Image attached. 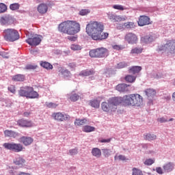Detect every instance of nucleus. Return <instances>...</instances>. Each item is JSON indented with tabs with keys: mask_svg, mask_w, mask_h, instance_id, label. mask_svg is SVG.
<instances>
[{
	"mask_svg": "<svg viewBox=\"0 0 175 175\" xmlns=\"http://www.w3.org/2000/svg\"><path fill=\"white\" fill-rule=\"evenodd\" d=\"M150 36H146L144 37H142L141 38V41L143 42V43H150Z\"/></svg>",
	"mask_w": 175,
	"mask_h": 175,
	"instance_id": "43",
	"label": "nucleus"
},
{
	"mask_svg": "<svg viewBox=\"0 0 175 175\" xmlns=\"http://www.w3.org/2000/svg\"><path fill=\"white\" fill-rule=\"evenodd\" d=\"M118 159H120V161H125V159H126V158L125 157V156L120 154L118 157Z\"/></svg>",
	"mask_w": 175,
	"mask_h": 175,
	"instance_id": "58",
	"label": "nucleus"
},
{
	"mask_svg": "<svg viewBox=\"0 0 175 175\" xmlns=\"http://www.w3.org/2000/svg\"><path fill=\"white\" fill-rule=\"evenodd\" d=\"M113 9H116V10H124V8L121 5H114L113 6Z\"/></svg>",
	"mask_w": 175,
	"mask_h": 175,
	"instance_id": "51",
	"label": "nucleus"
},
{
	"mask_svg": "<svg viewBox=\"0 0 175 175\" xmlns=\"http://www.w3.org/2000/svg\"><path fill=\"white\" fill-rule=\"evenodd\" d=\"M10 9L11 10H18V9H20V4H18V3H17L11 4V5H10Z\"/></svg>",
	"mask_w": 175,
	"mask_h": 175,
	"instance_id": "40",
	"label": "nucleus"
},
{
	"mask_svg": "<svg viewBox=\"0 0 175 175\" xmlns=\"http://www.w3.org/2000/svg\"><path fill=\"white\" fill-rule=\"evenodd\" d=\"M25 77L23 75H17L12 77L14 81H24Z\"/></svg>",
	"mask_w": 175,
	"mask_h": 175,
	"instance_id": "33",
	"label": "nucleus"
},
{
	"mask_svg": "<svg viewBox=\"0 0 175 175\" xmlns=\"http://www.w3.org/2000/svg\"><path fill=\"white\" fill-rule=\"evenodd\" d=\"M8 7L4 3H0V13H4L6 12Z\"/></svg>",
	"mask_w": 175,
	"mask_h": 175,
	"instance_id": "46",
	"label": "nucleus"
},
{
	"mask_svg": "<svg viewBox=\"0 0 175 175\" xmlns=\"http://www.w3.org/2000/svg\"><path fill=\"white\" fill-rule=\"evenodd\" d=\"M124 47L121 45H113V50H118V51H120V50H123Z\"/></svg>",
	"mask_w": 175,
	"mask_h": 175,
	"instance_id": "52",
	"label": "nucleus"
},
{
	"mask_svg": "<svg viewBox=\"0 0 175 175\" xmlns=\"http://www.w3.org/2000/svg\"><path fill=\"white\" fill-rule=\"evenodd\" d=\"M158 121L161 123L167 122V120L165 118H160L158 119Z\"/></svg>",
	"mask_w": 175,
	"mask_h": 175,
	"instance_id": "57",
	"label": "nucleus"
},
{
	"mask_svg": "<svg viewBox=\"0 0 175 175\" xmlns=\"http://www.w3.org/2000/svg\"><path fill=\"white\" fill-rule=\"evenodd\" d=\"M157 173L159 174H163V171L162 170V168L161 167L156 168Z\"/></svg>",
	"mask_w": 175,
	"mask_h": 175,
	"instance_id": "55",
	"label": "nucleus"
},
{
	"mask_svg": "<svg viewBox=\"0 0 175 175\" xmlns=\"http://www.w3.org/2000/svg\"><path fill=\"white\" fill-rule=\"evenodd\" d=\"M154 162H155V161L153 160L152 159H147L144 161V165H147V166H150V165H152V163H154Z\"/></svg>",
	"mask_w": 175,
	"mask_h": 175,
	"instance_id": "45",
	"label": "nucleus"
},
{
	"mask_svg": "<svg viewBox=\"0 0 175 175\" xmlns=\"http://www.w3.org/2000/svg\"><path fill=\"white\" fill-rule=\"evenodd\" d=\"M3 36L7 42H16L20 39L18 31L14 29H7L3 31Z\"/></svg>",
	"mask_w": 175,
	"mask_h": 175,
	"instance_id": "5",
	"label": "nucleus"
},
{
	"mask_svg": "<svg viewBox=\"0 0 175 175\" xmlns=\"http://www.w3.org/2000/svg\"><path fill=\"white\" fill-rule=\"evenodd\" d=\"M51 117L55 120V121H58V122H62L64 121L70 120V116L69 115L64 114L61 112H54L52 113Z\"/></svg>",
	"mask_w": 175,
	"mask_h": 175,
	"instance_id": "9",
	"label": "nucleus"
},
{
	"mask_svg": "<svg viewBox=\"0 0 175 175\" xmlns=\"http://www.w3.org/2000/svg\"><path fill=\"white\" fill-rule=\"evenodd\" d=\"M105 26L102 23L90 22L86 26V32L93 40H103L109 38V33L103 32Z\"/></svg>",
	"mask_w": 175,
	"mask_h": 175,
	"instance_id": "1",
	"label": "nucleus"
},
{
	"mask_svg": "<svg viewBox=\"0 0 175 175\" xmlns=\"http://www.w3.org/2000/svg\"><path fill=\"white\" fill-rule=\"evenodd\" d=\"M95 131V127L86 125L83 128V131L86 133H89L90 132H94Z\"/></svg>",
	"mask_w": 175,
	"mask_h": 175,
	"instance_id": "34",
	"label": "nucleus"
},
{
	"mask_svg": "<svg viewBox=\"0 0 175 175\" xmlns=\"http://www.w3.org/2000/svg\"><path fill=\"white\" fill-rule=\"evenodd\" d=\"M124 79L126 81H127V83H134V81L136 80V77L132 75H126Z\"/></svg>",
	"mask_w": 175,
	"mask_h": 175,
	"instance_id": "36",
	"label": "nucleus"
},
{
	"mask_svg": "<svg viewBox=\"0 0 175 175\" xmlns=\"http://www.w3.org/2000/svg\"><path fill=\"white\" fill-rule=\"evenodd\" d=\"M39 98V93L33 90L32 87L29 89V94L27 96V99H38Z\"/></svg>",
	"mask_w": 175,
	"mask_h": 175,
	"instance_id": "20",
	"label": "nucleus"
},
{
	"mask_svg": "<svg viewBox=\"0 0 175 175\" xmlns=\"http://www.w3.org/2000/svg\"><path fill=\"white\" fill-rule=\"evenodd\" d=\"M79 152L77 148L70 149L69 150L70 155H76Z\"/></svg>",
	"mask_w": 175,
	"mask_h": 175,
	"instance_id": "49",
	"label": "nucleus"
},
{
	"mask_svg": "<svg viewBox=\"0 0 175 175\" xmlns=\"http://www.w3.org/2000/svg\"><path fill=\"white\" fill-rule=\"evenodd\" d=\"M37 10L40 14H46L49 10V5L46 3H41L38 6Z\"/></svg>",
	"mask_w": 175,
	"mask_h": 175,
	"instance_id": "19",
	"label": "nucleus"
},
{
	"mask_svg": "<svg viewBox=\"0 0 175 175\" xmlns=\"http://www.w3.org/2000/svg\"><path fill=\"white\" fill-rule=\"evenodd\" d=\"M103 154L105 158H109L111 155V150L110 149L104 148L102 149Z\"/></svg>",
	"mask_w": 175,
	"mask_h": 175,
	"instance_id": "35",
	"label": "nucleus"
},
{
	"mask_svg": "<svg viewBox=\"0 0 175 175\" xmlns=\"http://www.w3.org/2000/svg\"><path fill=\"white\" fill-rule=\"evenodd\" d=\"M100 143H110L111 142V139H100Z\"/></svg>",
	"mask_w": 175,
	"mask_h": 175,
	"instance_id": "56",
	"label": "nucleus"
},
{
	"mask_svg": "<svg viewBox=\"0 0 175 175\" xmlns=\"http://www.w3.org/2000/svg\"><path fill=\"white\" fill-rule=\"evenodd\" d=\"M20 142L25 146H31L33 143V138L32 137L22 136L20 137Z\"/></svg>",
	"mask_w": 175,
	"mask_h": 175,
	"instance_id": "12",
	"label": "nucleus"
},
{
	"mask_svg": "<svg viewBox=\"0 0 175 175\" xmlns=\"http://www.w3.org/2000/svg\"><path fill=\"white\" fill-rule=\"evenodd\" d=\"M126 16H121L120 15H116L115 23H120L121 21H126Z\"/></svg>",
	"mask_w": 175,
	"mask_h": 175,
	"instance_id": "38",
	"label": "nucleus"
},
{
	"mask_svg": "<svg viewBox=\"0 0 175 175\" xmlns=\"http://www.w3.org/2000/svg\"><path fill=\"white\" fill-rule=\"evenodd\" d=\"M92 75H95V71L94 70H82L79 73V76L87 77V76H92Z\"/></svg>",
	"mask_w": 175,
	"mask_h": 175,
	"instance_id": "22",
	"label": "nucleus"
},
{
	"mask_svg": "<svg viewBox=\"0 0 175 175\" xmlns=\"http://www.w3.org/2000/svg\"><path fill=\"white\" fill-rule=\"evenodd\" d=\"M78 99H80V96H79V94L76 93L71 94V96H70V100L72 102H77Z\"/></svg>",
	"mask_w": 175,
	"mask_h": 175,
	"instance_id": "37",
	"label": "nucleus"
},
{
	"mask_svg": "<svg viewBox=\"0 0 175 175\" xmlns=\"http://www.w3.org/2000/svg\"><path fill=\"white\" fill-rule=\"evenodd\" d=\"M124 25H125V23H123V24L119 23V24H118L117 29H125Z\"/></svg>",
	"mask_w": 175,
	"mask_h": 175,
	"instance_id": "53",
	"label": "nucleus"
},
{
	"mask_svg": "<svg viewBox=\"0 0 175 175\" xmlns=\"http://www.w3.org/2000/svg\"><path fill=\"white\" fill-rule=\"evenodd\" d=\"M163 168L165 172H172V170H173L174 169L173 163H167L163 166Z\"/></svg>",
	"mask_w": 175,
	"mask_h": 175,
	"instance_id": "30",
	"label": "nucleus"
},
{
	"mask_svg": "<svg viewBox=\"0 0 175 175\" xmlns=\"http://www.w3.org/2000/svg\"><path fill=\"white\" fill-rule=\"evenodd\" d=\"M40 65L42 68L46 69L47 70H51V69H53V65H51V64L47 62H41Z\"/></svg>",
	"mask_w": 175,
	"mask_h": 175,
	"instance_id": "26",
	"label": "nucleus"
},
{
	"mask_svg": "<svg viewBox=\"0 0 175 175\" xmlns=\"http://www.w3.org/2000/svg\"><path fill=\"white\" fill-rule=\"evenodd\" d=\"M8 90L10 92H12V94H14L16 92V87H14L13 85H11L8 87Z\"/></svg>",
	"mask_w": 175,
	"mask_h": 175,
	"instance_id": "50",
	"label": "nucleus"
},
{
	"mask_svg": "<svg viewBox=\"0 0 175 175\" xmlns=\"http://www.w3.org/2000/svg\"><path fill=\"white\" fill-rule=\"evenodd\" d=\"M69 68H71L72 69L76 68V64L75 63H70L68 64Z\"/></svg>",
	"mask_w": 175,
	"mask_h": 175,
	"instance_id": "59",
	"label": "nucleus"
},
{
	"mask_svg": "<svg viewBox=\"0 0 175 175\" xmlns=\"http://www.w3.org/2000/svg\"><path fill=\"white\" fill-rule=\"evenodd\" d=\"M125 29H135L136 28V25L133 22H126L124 23Z\"/></svg>",
	"mask_w": 175,
	"mask_h": 175,
	"instance_id": "31",
	"label": "nucleus"
},
{
	"mask_svg": "<svg viewBox=\"0 0 175 175\" xmlns=\"http://www.w3.org/2000/svg\"><path fill=\"white\" fill-rule=\"evenodd\" d=\"M116 17H117V15L114 14H108V18L111 20V21H113V23H116Z\"/></svg>",
	"mask_w": 175,
	"mask_h": 175,
	"instance_id": "47",
	"label": "nucleus"
},
{
	"mask_svg": "<svg viewBox=\"0 0 175 175\" xmlns=\"http://www.w3.org/2000/svg\"><path fill=\"white\" fill-rule=\"evenodd\" d=\"M151 24L150 18L146 16H141L138 21V25L139 27H144V25H149Z\"/></svg>",
	"mask_w": 175,
	"mask_h": 175,
	"instance_id": "13",
	"label": "nucleus"
},
{
	"mask_svg": "<svg viewBox=\"0 0 175 175\" xmlns=\"http://www.w3.org/2000/svg\"><path fill=\"white\" fill-rule=\"evenodd\" d=\"M14 163L17 166L21 167V166H23V165H24V163H25V159H24V158L23 157H18L15 159V161H14Z\"/></svg>",
	"mask_w": 175,
	"mask_h": 175,
	"instance_id": "25",
	"label": "nucleus"
},
{
	"mask_svg": "<svg viewBox=\"0 0 175 175\" xmlns=\"http://www.w3.org/2000/svg\"><path fill=\"white\" fill-rule=\"evenodd\" d=\"M144 137L145 140H148V142L157 139V135L155 134L151 133L144 134Z\"/></svg>",
	"mask_w": 175,
	"mask_h": 175,
	"instance_id": "24",
	"label": "nucleus"
},
{
	"mask_svg": "<svg viewBox=\"0 0 175 175\" xmlns=\"http://www.w3.org/2000/svg\"><path fill=\"white\" fill-rule=\"evenodd\" d=\"M85 124H88L87 119H76L75 121V125H76V126H81L82 125H85Z\"/></svg>",
	"mask_w": 175,
	"mask_h": 175,
	"instance_id": "23",
	"label": "nucleus"
},
{
	"mask_svg": "<svg viewBox=\"0 0 175 175\" xmlns=\"http://www.w3.org/2000/svg\"><path fill=\"white\" fill-rule=\"evenodd\" d=\"M115 159H117V157H115Z\"/></svg>",
	"mask_w": 175,
	"mask_h": 175,
	"instance_id": "62",
	"label": "nucleus"
},
{
	"mask_svg": "<svg viewBox=\"0 0 175 175\" xmlns=\"http://www.w3.org/2000/svg\"><path fill=\"white\" fill-rule=\"evenodd\" d=\"M128 66V64L125 63L124 62H121L117 64L118 69H122L124 68H126Z\"/></svg>",
	"mask_w": 175,
	"mask_h": 175,
	"instance_id": "41",
	"label": "nucleus"
},
{
	"mask_svg": "<svg viewBox=\"0 0 175 175\" xmlns=\"http://www.w3.org/2000/svg\"><path fill=\"white\" fill-rule=\"evenodd\" d=\"M122 103L124 106L141 107L143 106V96L139 94H131L122 97Z\"/></svg>",
	"mask_w": 175,
	"mask_h": 175,
	"instance_id": "3",
	"label": "nucleus"
},
{
	"mask_svg": "<svg viewBox=\"0 0 175 175\" xmlns=\"http://www.w3.org/2000/svg\"><path fill=\"white\" fill-rule=\"evenodd\" d=\"M36 68H38V66H33L32 64H27L25 69H26L27 70H33L35 69H36Z\"/></svg>",
	"mask_w": 175,
	"mask_h": 175,
	"instance_id": "44",
	"label": "nucleus"
},
{
	"mask_svg": "<svg viewBox=\"0 0 175 175\" xmlns=\"http://www.w3.org/2000/svg\"><path fill=\"white\" fill-rule=\"evenodd\" d=\"M146 95L148 96V98H152L154 95L157 94V91L154 89H147L145 90Z\"/></svg>",
	"mask_w": 175,
	"mask_h": 175,
	"instance_id": "27",
	"label": "nucleus"
},
{
	"mask_svg": "<svg viewBox=\"0 0 175 175\" xmlns=\"http://www.w3.org/2000/svg\"><path fill=\"white\" fill-rule=\"evenodd\" d=\"M4 136L5 137L16 139V137H18V136H20V134L12 130H5L4 131Z\"/></svg>",
	"mask_w": 175,
	"mask_h": 175,
	"instance_id": "17",
	"label": "nucleus"
},
{
	"mask_svg": "<svg viewBox=\"0 0 175 175\" xmlns=\"http://www.w3.org/2000/svg\"><path fill=\"white\" fill-rule=\"evenodd\" d=\"M40 42H42V38L39 35H36L34 37L26 40V43H28L30 46H39Z\"/></svg>",
	"mask_w": 175,
	"mask_h": 175,
	"instance_id": "11",
	"label": "nucleus"
},
{
	"mask_svg": "<svg viewBox=\"0 0 175 175\" xmlns=\"http://www.w3.org/2000/svg\"><path fill=\"white\" fill-rule=\"evenodd\" d=\"M80 23L75 21H65L58 26L59 32L66 35H76L80 32Z\"/></svg>",
	"mask_w": 175,
	"mask_h": 175,
	"instance_id": "2",
	"label": "nucleus"
},
{
	"mask_svg": "<svg viewBox=\"0 0 175 175\" xmlns=\"http://www.w3.org/2000/svg\"><path fill=\"white\" fill-rule=\"evenodd\" d=\"M142 70V66H133L129 69V73H133V75H136Z\"/></svg>",
	"mask_w": 175,
	"mask_h": 175,
	"instance_id": "29",
	"label": "nucleus"
},
{
	"mask_svg": "<svg viewBox=\"0 0 175 175\" xmlns=\"http://www.w3.org/2000/svg\"><path fill=\"white\" fill-rule=\"evenodd\" d=\"M122 103V97H112L107 102L101 103V109L105 113H116L117 106Z\"/></svg>",
	"mask_w": 175,
	"mask_h": 175,
	"instance_id": "4",
	"label": "nucleus"
},
{
	"mask_svg": "<svg viewBox=\"0 0 175 175\" xmlns=\"http://www.w3.org/2000/svg\"><path fill=\"white\" fill-rule=\"evenodd\" d=\"M71 50H73L74 51H79V50H81V46L76 44H73L70 46Z\"/></svg>",
	"mask_w": 175,
	"mask_h": 175,
	"instance_id": "39",
	"label": "nucleus"
},
{
	"mask_svg": "<svg viewBox=\"0 0 175 175\" xmlns=\"http://www.w3.org/2000/svg\"><path fill=\"white\" fill-rule=\"evenodd\" d=\"M46 107H49V109H55L58 106V104L54 103H46Z\"/></svg>",
	"mask_w": 175,
	"mask_h": 175,
	"instance_id": "42",
	"label": "nucleus"
},
{
	"mask_svg": "<svg viewBox=\"0 0 175 175\" xmlns=\"http://www.w3.org/2000/svg\"><path fill=\"white\" fill-rule=\"evenodd\" d=\"M90 105L92 106V107H94V109H99L100 102L96 99H94L90 101Z\"/></svg>",
	"mask_w": 175,
	"mask_h": 175,
	"instance_id": "28",
	"label": "nucleus"
},
{
	"mask_svg": "<svg viewBox=\"0 0 175 175\" xmlns=\"http://www.w3.org/2000/svg\"><path fill=\"white\" fill-rule=\"evenodd\" d=\"M159 51H165L167 54H175V40H170L159 48Z\"/></svg>",
	"mask_w": 175,
	"mask_h": 175,
	"instance_id": "7",
	"label": "nucleus"
},
{
	"mask_svg": "<svg viewBox=\"0 0 175 175\" xmlns=\"http://www.w3.org/2000/svg\"><path fill=\"white\" fill-rule=\"evenodd\" d=\"M90 13V10H82L79 12L80 16H87Z\"/></svg>",
	"mask_w": 175,
	"mask_h": 175,
	"instance_id": "48",
	"label": "nucleus"
},
{
	"mask_svg": "<svg viewBox=\"0 0 175 175\" xmlns=\"http://www.w3.org/2000/svg\"><path fill=\"white\" fill-rule=\"evenodd\" d=\"M129 87H131V85L126 83H120L116 85V88L119 92H128V91H129Z\"/></svg>",
	"mask_w": 175,
	"mask_h": 175,
	"instance_id": "18",
	"label": "nucleus"
},
{
	"mask_svg": "<svg viewBox=\"0 0 175 175\" xmlns=\"http://www.w3.org/2000/svg\"><path fill=\"white\" fill-rule=\"evenodd\" d=\"M90 57L92 58H105L109 55V50L106 48H98L96 49L91 50L89 52Z\"/></svg>",
	"mask_w": 175,
	"mask_h": 175,
	"instance_id": "6",
	"label": "nucleus"
},
{
	"mask_svg": "<svg viewBox=\"0 0 175 175\" xmlns=\"http://www.w3.org/2000/svg\"><path fill=\"white\" fill-rule=\"evenodd\" d=\"M124 40L129 44H136L139 40L137 35L133 32L127 33L124 36Z\"/></svg>",
	"mask_w": 175,
	"mask_h": 175,
	"instance_id": "10",
	"label": "nucleus"
},
{
	"mask_svg": "<svg viewBox=\"0 0 175 175\" xmlns=\"http://www.w3.org/2000/svg\"><path fill=\"white\" fill-rule=\"evenodd\" d=\"M30 87L31 86H25L21 88V89L18 90L19 96L27 98Z\"/></svg>",
	"mask_w": 175,
	"mask_h": 175,
	"instance_id": "16",
	"label": "nucleus"
},
{
	"mask_svg": "<svg viewBox=\"0 0 175 175\" xmlns=\"http://www.w3.org/2000/svg\"><path fill=\"white\" fill-rule=\"evenodd\" d=\"M68 40H70L71 42H76L77 40V37H76V36H68Z\"/></svg>",
	"mask_w": 175,
	"mask_h": 175,
	"instance_id": "54",
	"label": "nucleus"
},
{
	"mask_svg": "<svg viewBox=\"0 0 175 175\" xmlns=\"http://www.w3.org/2000/svg\"><path fill=\"white\" fill-rule=\"evenodd\" d=\"M58 73L59 76H62L64 79H66L67 77H70V76H72L70 71L67 69H64L62 67L58 68Z\"/></svg>",
	"mask_w": 175,
	"mask_h": 175,
	"instance_id": "15",
	"label": "nucleus"
},
{
	"mask_svg": "<svg viewBox=\"0 0 175 175\" xmlns=\"http://www.w3.org/2000/svg\"><path fill=\"white\" fill-rule=\"evenodd\" d=\"M174 119H173V118H170L169 120H167V121H173Z\"/></svg>",
	"mask_w": 175,
	"mask_h": 175,
	"instance_id": "61",
	"label": "nucleus"
},
{
	"mask_svg": "<svg viewBox=\"0 0 175 175\" xmlns=\"http://www.w3.org/2000/svg\"><path fill=\"white\" fill-rule=\"evenodd\" d=\"M17 124L22 128H31L33 126L32 122L24 119H21L18 120Z\"/></svg>",
	"mask_w": 175,
	"mask_h": 175,
	"instance_id": "14",
	"label": "nucleus"
},
{
	"mask_svg": "<svg viewBox=\"0 0 175 175\" xmlns=\"http://www.w3.org/2000/svg\"><path fill=\"white\" fill-rule=\"evenodd\" d=\"M23 116L25 117H29V116H31V112H24Z\"/></svg>",
	"mask_w": 175,
	"mask_h": 175,
	"instance_id": "60",
	"label": "nucleus"
},
{
	"mask_svg": "<svg viewBox=\"0 0 175 175\" xmlns=\"http://www.w3.org/2000/svg\"><path fill=\"white\" fill-rule=\"evenodd\" d=\"M3 147L6 150H10V151H13V152H21L24 150V146L21 144L17 143H4Z\"/></svg>",
	"mask_w": 175,
	"mask_h": 175,
	"instance_id": "8",
	"label": "nucleus"
},
{
	"mask_svg": "<svg viewBox=\"0 0 175 175\" xmlns=\"http://www.w3.org/2000/svg\"><path fill=\"white\" fill-rule=\"evenodd\" d=\"M143 50L144 49L142 47H135L131 49V54H142Z\"/></svg>",
	"mask_w": 175,
	"mask_h": 175,
	"instance_id": "32",
	"label": "nucleus"
},
{
	"mask_svg": "<svg viewBox=\"0 0 175 175\" xmlns=\"http://www.w3.org/2000/svg\"><path fill=\"white\" fill-rule=\"evenodd\" d=\"M92 154L95 158H100L102 157V151L98 148H94L92 149Z\"/></svg>",
	"mask_w": 175,
	"mask_h": 175,
	"instance_id": "21",
	"label": "nucleus"
}]
</instances>
